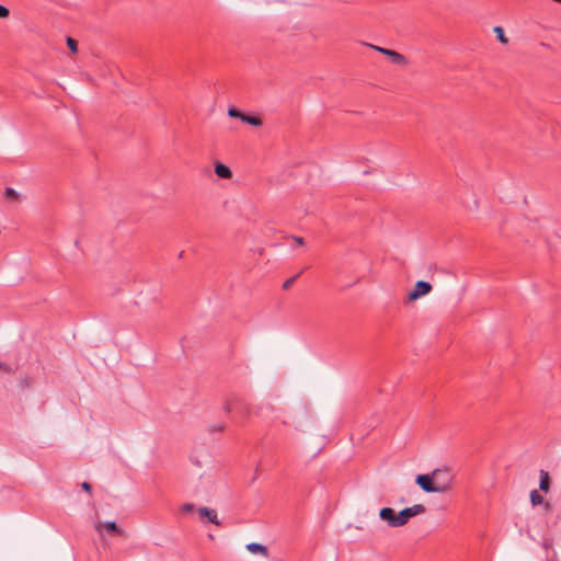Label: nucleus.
Here are the masks:
<instances>
[{"label": "nucleus", "instance_id": "f257e3e1", "mask_svg": "<svg viewBox=\"0 0 561 561\" xmlns=\"http://www.w3.org/2000/svg\"><path fill=\"white\" fill-rule=\"evenodd\" d=\"M453 476L446 469H435L430 474H419L415 482L427 493H445L451 488Z\"/></svg>", "mask_w": 561, "mask_h": 561}, {"label": "nucleus", "instance_id": "f03ea898", "mask_svg": "<svg viewBox=\"0 0 561 561\" xmlns=\"http://www.w3.org/2000/svg\"><path fill=\"white\" fill-rule=\"evenodd\" d=\"M426 508L423 504H415L410 507H405L398 513L399 527L408 524L411 517L417 516L425 513Z\"/></svg>", "mask_w": 561, "mask_h": 561}, {"label": "nucleus", "instance_id": "7ed1b4c3", "mask_svg": "<svg viewBox=\"0 0 561 561\" xmlns=\"http://www.w3.org/2000/svg\"><path fill=\"white\" fill-rule=\"evenodd\" d=\"M432 291V285L428 282L425 280H419L414 285L413 290H411L408 295L409 301H414L421 298L422 296H425Z\"/></svg>", "mask_w": 561, "mask_h": 561}, {"label": "nucleus", "instance_id": "20e7f679", "mask_svg": "<svg viewBox=\"0 0 561 561\" xmlns=\"http://www.w3.org/2000/svg\"><path fill=\"white\" fill-rule=\"evenodd\" d=\"M368 46L370 48L388 56L394 64L402 65V66L408 65V59L402 54H400L396 50L383 48V47L371 45V44H369Z\"/></svg>", "mask_w": 561, "mask_h": 561}, {"label": "nucleus", "instance_id": "39448f33", "mask_svg": "<svg viewBox=\"0 0 561 561\" xmlns=\"http://www.w3.org/2000/svg\"><path fill=\"white\" fill-rule=\"evenodd\" d=\"M379 518L389 527L399 528L398 513L391 507H382L379 511Z\"/></svg>", "mask_w": 561, "mask_h": 561}, {"label": "nucleus", "instance_id": "423d86ee", "mask_svg": "<svg viewBox=\"0 0 561 561\" xmlns=\"http://www.w3.org/2000/svg\"><path fill=\"white\" fill-rule=\"evenodd\" d=\"M95 529L96 531L101 535L102 534V530L105 529L106 531H111V533H115L119 536H123L124 535V530L122 528H119L115 522H104V523H101V522H98L95 524Z\"/></svg>", "mask_w": 561, "mask_h": 561}, {"label": "nucleus", "instance_id": "0eeeda50", "mask_svg": "<svg viewBox=\"0 0 561 561\" xmlns=\"http://www.w3.org/2000/svg\"><path fill=\"white\" fill-rule=\"evenodd\" d=\"M198 514L202 518H207V520L216 526H220V520L218 519L217 512L213 508H208L206 506H202L198 508Z\"/></svg>", "mask_w": 561, "mask_h": 561}, {"label": "nucleus", "instance_id": "6e6552de", "mask_svg": "<svg viewBox=\"0 0 561 561\" xmlns=\"http://www.w3.org/2000/svg\"><path fill=\"white\" fill-rule=\"evenodd\" d=\"M215 173L218 178L225 179V180L231 179V176H232V172L229 169V167H227L226 164H224L221 162L215 163Z\"/></svg>", "mask_w": 561, "mask_h": 561}, {"label": "nucleus", "instance_id": "1a4fd4ad", "mask_svg": "<svg viewBox=\"0 0 561 561\" xmlns=\"http://www.w3.org/2000/svg\"><path fill=\"white\" fill-rule=\"evenodd\" d=\"M247 550L253 554H261L264 558L268 557V550L265 546L257 543V542H251L247 545Z\"/></svg>", "mask_w": 561, "mask_h": 561}, {"label": "nucleus", "instance_id": "9d476101", "mask_svg": "<svg viewBox=\"0 0 561 561\" xmlns=\"http://www.w3.org/2000/svg\"><path fill=\"white\" fill-rule=\"evenodd\" d=\"M530 502L534 506L543 504L547 511L551 508V504L549 502H545L542 495H540L537 490H533L530 492Z\"/></svg>", "mask_w": 561, "mask_h": 561}, {"label": "nucleus", "instance_id": "9b49d317", "mask_svg": "<svg viewBox=\"0 0 561 561\" xmlns=\"http://www.w3.org/2000/svg\"><path fill=\"white\" fill-rule=\"evenodd\" d=\"M550 488V478L547 471L540 470V482L539 489L543 492H548Z\"/></svg>", "mask_w": 561, "mask_h": 561}, {"label": "nucleus", "instance_id": "f8f14e48", "mask_svg": "<svg viewBox=\"0 0 561 561\" xmlns=\"http://www.w3.org/2000/svg\"><path fill=\"white\" fill-rule=\"evenodd\" d=\"M18 385L21 390L30 389L33 385V378L28 375H21Z\"/></svg>", "mask_w": 561, "mask_h": 561}, {"label": "nucleus", "instance_id": "ddd939ff", "mask_svg": "<svg viewBox=\"0 0 561 561\" xmlns=\"http://www.w3.org/2000/svg\"><path fill=\"white\" fill-rule=\"evenodd\" d=\"M241 121L243 123H247L252 126H261L262 125V119L260 117L253 116V115L243 114V117H241Z\"/></svg>", "mask_w": 561, "mask_h": 561}, {"label": "nucleus", "instance_id": "4468645a", "mask_svg": "<svg viewBox=\"0 0 561 561\" xmlns=\"http://www.w3.org/2000/svg\"><path fill=\"white\" fill-rule=\"evenodd\" d=\"M493 32L495 33L496 35V38L502 43V44H507L508 43V38L505 36V33H504V30L502 26H495L493 28Z\"/></svg>", "mask_w": 561, "mask_h": 561}, {"label": "nucleus", "instance_id": "2eb2a0df", "mask_svg": "<svg viewBox=\"0 0 561 561\" xmlns=\"http://www.w3.org/2000/svg\"><path fill=\"white\" fill-rule=\"evenodd\" d=\"M0 370L7 374H14L16 368L12 367L11 365L0 362Z\"/></svg>", "mask_w": 561, "mask_h": 561}, {"label": "nucleus", "instance_id": "dca6fc26", "mask_svg": "<svg viewBox=\"0 0 561 561\" xmlns=\"http://www.w3.org/2000/svg\"><path fill=\"white\" fill-rule=\"evenodd\" d=\"M243 114H244V113L240 112V111H239L238 108H236V107H230V108L228 110V115H229L230 117H233V118H239V119H241V117H243Z\"/></svg>", "mask_w": 561, "mask_h": 561}, {"label": "nucleus", "instance_id": "f3484780", "mask_svg": "<svg viewBox=\"0 0 561 561\" xmlns=\"http://www.w3.org/2000/svg\"><path fill=\"white\" fill-rule=\"evenodd\" d=\"M67 45H68L69 49L72 53H77V50H78V43H77V41H75L71 37H67Z\"/></svg>", "mask_w": 561, "mask_h": 561}, {"label": "nucleus", "instance_id": "a211bd4d", "mask_svg": "<svg viewBox=\"0 0 561 561\" xmlns=\"http://www.w3.org/2000/svg\"><path fill=\"white\" fill-rule=\"evenodd\" d=\"M298 276H299V274H298V275H295V276H293V277H290V278H288V279H286V280L284 282V284H283V288H284L285 290L289 289V288L293 286V284L296 282V279H297V277H298Z\"/></svg>", "mask_w": 561, "mask_h": 561}, {"label": "nucleus", "instance_id": "6ab92c4d", "mask_svg": "<svg viewBox=\"0 0 561 561\" xmlns=\"http://www.w3.org/2000/svg\"><path fill=\"white\" fill-rule=\"evenodd\" d=\"M181 512L186 514V513H191L195 510V505L193 503H185L181 506Z\"/></svg>", "mask_w": 561, "mask_h": 561}, {"label": "nucleus", "instance_id": "aec40b11", "mask_svg": "<svg viewBox=\"0 0 561 561\" xmlns=\"http://www.w3.org/2000/svg\"><path fill=\"white\" fill-rule=\"evenodd\" d=\"M5 196L10 197V198H13V199H16L18 196H19V193L15 190L11 188V187H7L5 188Z\"/></svg>", "mask_w": 561, "mask_h": 561}, {"label": "nucleus", "instance_id": "412c9836", "mask_svg": "<svg viewBox=\"0 0 561 561\" xmlns=\"http://www.w3.org/2000/svg\"><path fill=\"white\" fill-rule=\"evenodd\" d=\"M9 14H10L9 9L7 7L0 4V18L5 19L9 16Z\"/></svg>", "mask_w": 561, "mask_h": 561}, {"label": "nucleus", "instance_id": "4be33fe9", "mask_svg": "<svg viewBox=\"0 0 561 561\" xmlns=\"http://www.w3.org/2000/svg\"><path fill=\"white\" fill-rule=\"evenodd\" d=\"M224 410H225L226 413L232 412V410H233L232 403L231 402H226V404L224 405Z\"/></svg>", "mask_w": 561, "mask_h": 561}, {"label": "nucleus", "instance_id": "5701e85b", "mask_svg": "<svg viewBox=\"0 0 561 561\" xmlns=\"http://www.w3.org/2000/svg\"><path fill=\"white\" fill-rule=\"evenodd\" d=\"M542 547L548 550L552 547V541L549 540V539H545L543 542H542Z\"/></svg>", "mask_w": 561, "mask_h": 561}, {"label": "nucleus", "instance_id": "b1692460", "mask_svg": "<svg viewBox=\"0 0 561 561\" xmlns=\"http://www.w3.org/2000/svg\"><path fill=\"white\" fill-rule=\"evenodd\" d=\"M81 488L89 493L91 492V484L89 482H82Z\"/></svg>", "mask_w": 561, "mask_h": 561}, {"label": "nucleus", "instance_id": "393cba45", "mask_svg": "<svg viewBox=\"0 0 561 561\" xmlns=\"http://www.w3.org/2000/svg\"><path fill=\"white\" fill-rule=\"evenodd\" d=\"M293 239L298 245L305 244V240L301 237H294Z\"/></svg>", "mask_w": 561, "mask_h": 561}, {"label": "nucleus", "instance_id": "a878e982", "mask_svg": "<svg viewBox=\"0 0 561 561\" xmlns=\"http://www.w3.org/2000/svg\"><path fill=\"white\" fill-rule=\"evenodd\" d=\"M224 428H225V426H224V425H216V430H217V431H222Z\"/></svg>", "mask_w": 561, "mask_h": 561}, {"label": "nucleus", "instance_id": "bb28decb", "mask_svg": "<svg viewBox=\"0 0 561 561\" xmlns=\"http://www.w3.org/2000/svg\"><path fill=\"white\" fill-rule=\"evenodd\" d=\"M224 428H225V426H224V425H216V430H217V431H222Z\"/></svg>", "mask_w": 561, "mask_h": 561}, {"label": "nucleus", "instance_id": "cd10ccee", "mask_svg": "<svg viewBox=\"0 0 561 561\" xmlns=\"http://www.w3.org/2000/svg\"><path fill=\"white\" fill-rule=\"evenodd\" d=\"M444 481V476H439V482Z\"/></svg>", "mask_w": 561, "mask_h": 561}]
</instances>
